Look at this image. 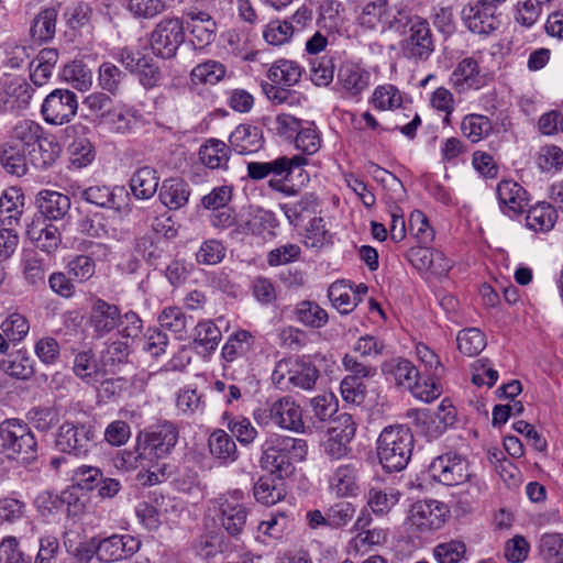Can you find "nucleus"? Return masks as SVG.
Segmentation results:
<instances>
[{
	"label": "nucleus",
	"mask_w": 563,
	"mask_h": 563,
	"mask_svg": "<svg viewBox=\"0 0 563 563\" xmlns=\"http://www.w3.org/2000/svg\"><path fill=\"white\" fill-rule=\"evenodd\" d=\"M456 342L460 352L470 357L478 355L487 344L484 333L477 328L460 331Z\"/></svg>",
	"instance_id": "47"
},
{
	"label": "nucleus",
	"mask_w": 563,
	"mask_h": 563,
	"mask_svg": "<svg viewBox=\"0 0 563 563\" xmlns=\"http://www.w3.org/2000/svg\"><path fill=\"white\" fill-rule=\"evenodd\" d=\"M26 234L36 247L47 253L56 251L62 242L58 229L45 221L33 222L27 228Z\"/></svg>",
	"instance_id": "31"
},
{
	"label": "nucleus",
	"mask_w": 563,
	"mask_h": 563,
	"mask_svg": "<svg viewBox=\"0 0 563 563\" xmlns=\"http://www.w3.org/2000/svg\"><path fill=\"white\" fill-rule=\"evenodd\" d=\"M82 198L92 205L113 209L118 212L126 210L129 196L124 187L91 186L81 194Z\"/></svg>",
	"instance_id": "15"
},
{
	"label": "nucleus",
	"mask_w": 563,
	"mask_h": 563,
	"mask_svg": "<svg viewBox=\"0 0 563 563\" xmlns=\"http://www.w3.org/2000/svg\"><path fill=\"white\" fill-rule=\"evenodd\" d=\"M295 146L306 155L316 154L321 147V135L313 122L303 121L295 139Z\"/></svg>",
	"instance_id": "45"
},
{
	"label": "nucleus",
	"mask_w": 563,
	"mask_h": 563,
	"mask_svg": "<svg viewBox=\"0 0 563 563\" xmlns=\"http://www.w3.org/2000/svg\"><path fill=\"white\" fill-rule=\"evenodd\" d=\"M357 479L358 474L354 465H341L329 479V490L338 498L356 496L360 490Z\"/></svg>",
	"instance_id": "28"
},
{
	"label": "nucleus",
	"mask_w": 563,
	"mask_h": 563,
	"mask_svg": "<svg viewBox=\"0 0 563 563\" xmlns=\"http://www.w3.org/2000/svg\"><path fill=\"white\" fill-rule=\"evenodd\" d=\"M57 12L53 8L42 10L31 25V36L36 43L51 41L56 32Z\"/></svg>",
	"instance_id": "42"
},
{
	"label": "nucleus",
	"mask_w": 563,
	"mask_h": 563,
	"mask_svg": "<svg viewBox=\"0 0 563 563\" xmlns=\"http://www.w3.org/2000/svg\"><path fill=\"white\" fill-rule=\"evenodd\" d=\"M186 15L190 20L187 25L192 36V44L197 48L211 44L216 38L217 26L210 14L205 11H189Z\"/></svg>",
	"instance_id": "23"
},
{
	"label": "nucleus",
	"mask_w": 563,
	"mask_h": 563,
	"mask_svg": "<svg viewBox=\"0 0 563 563\" xmlns=\"http://www.w3.org/2000/svg\"><path fill=\"white\" fill-rule=\"evenodd\" d=\"M60 146L57 142L43 136L38 142V147L32 152L26 158V168L29 164L34 166L36 169L43 170L51 167L56 159L59 157Z\"/></svg>",
	"instance_id": "40"
},
{
	"label": "nucleus",
	"mask_w": 563,
	"mask_h": 563,
	"mask_svg": "<svg viewBox=\"0 0 563 563\" xmlns=\"http://www.w3.org/2000/svg\"><path fill=\"white\" fill-rule=\"evenodd\" d=\"M415 421L427 424L429 422L437 423L434 428H427L426 435L437 438L444 432L448 426H452L455 421V409L448 401L442 400L435 412L428 409H420L415 412Z\"/></svg>",
	"instance_id": "18"
},
{
	"label": "nucleus",
	"mask_w": 563,
	"mask_h": 563,
	"mask_svg": "<svg viewBox=\"0 0 563 563\" xmlns=\"http://www.w3.org/2000/svg\"><path fill=\"white\" fill-rule=\"evenodd\" d=\"M465 553L466 547L461 540L442 542L433 549V555L439 563H460Z\"/></svg>",
	"instance_id": "59"
},
{
	"label": "nucleus",
	"mask_w": 563,
	"mask_h": 563,
	"mask_svg": "<svg viewBox=\"0 0 563 563\" xmlns=\"http://www.w3.org/2000/svg\"><path fill=\"white\" fill-rule=\"evenodd\" d=\"M272 404L274 424L297 432L303 429L301 408L292 397L285 396Z\"/></svg>",
	"instance_id": "21"
},
{
	"label": "nucleus",
	"mask_w": 563,
	"mask_h": 563,
	"mask_svg": "<svg viewBox=\"0 0 563 563\" xmlns=\"http://www.w3.org/2000/svg\"><path fill=\"white\" fill-rule=\"evenodd\" d=\"M332 235L325 227L323 218L313 217L308 225L303 236V243L309 249L320 250L331 243Z\"/></svg>",
	"instance_id": "50"
},
{
	"label": "nucleus",
	"mask_w": 563,
	"mask_h": 563,
	"mask_svg": "<svg viewBox=\"0 0 563 563\" xmlns=\"http://www.w3.org/2000/svg\"><path fill=\"white\" fill-rule=\"evenodd\" d=\"M448 517L449 508L443 501L423 499L410 506L405 525L412 532L427 534L441 529Z\"/></svg>",
	"instance_id": "5"
},
{
	"label": "nucleus",
	"mask_w": 563,
	"mask_h": 563,
	"mask_svg": "<svg viewBox=\"0 0 563 563\" xmlns=\"http://www.w3.org/2000/svg\"><path fill=\"white\" fill-rule=\"evenodd\" d=\"M24 195L21 189L10 187L0 197V222L11 228L18 225L23 213Z\"/></svg>",
	"instance_id": "30"
},
{
	"label": "nucleus",
	"mask_w": 563,
	"mask_h": 563,
	"mask_svg": "<svg viewBox=\"0 0 563 563\" xmlns=\"http://www.w3.org/2000/svg\"><path fill=\"white\" fill-rule=\"evenodd\" d=\"M278 221L272 211L258 209L245 222V230L254 235H273Z\"/></svg>",
	"instance_id": "49"
},
{
	"label": "nucleus",
	"mask_w": 563,
	"mask_h": 563,
	"mask_svg": "<svg viewBox=\"0 0 563 563\" xmlns=\"http://www.w3.org/2000/svg\"><path fill=\"white\" fill-rule=\"evenodd\" d=\"M497 197L501 210L507 214H519L528 206L526 189L514 180H501L497 186Z\"/></svg>",
	"instance_id": "19"
},
{
	"label": "nucleus",
	"mask_w": 563,
	"mask_h": 563,
	"mask_svg": "<svg viewBox=\"0 0 563 563\" xmlns=\"http://www.w3.org/2000/svg\"><path fill=\"white\" fill-rule=\"evenodd\" d=\"M225 76V67L218 60H207L195 66L190 79L195 85H216Z\"/></svg>",
	"instance_id": "46"
},
{
	"label": "nucleus",
	"mask_w": 563,
	"mask_h": 563,
	"mask_svg": "<svg viewBox=\"0 0 563 563\" xmlns=\"http://www.w3.org/2000/svg\"><path fill=\"white\" fill-rule=\"evenodd\" d=\"M253 344V335L246 330H240L231 334L221 351L224 369L227 371L229 364L234 361L243 358L252 350Z\"/></svg>",
	"instance_id": "33"
},
{
	"label": "nucleus",
	"mask_w": 563,
	"mask_h": 563,
	"mask_svg": "<svg viewBox=\"0 0 563 563\" xmlns=\"http://www.w3.org/2000/svg\"><path fill=\"white\" fill-rule=\"evenodd\" d=\"M242 499L241 490H234L220 498L221 525L234 537L239 536L246 525L247 512Z\"/></svg>",
	"instance_id": "13"
},
{
	"label": "nucleus",
	"mask_w": 563,
	"mask_h": 563,
	"mask_svg": "<svg viewBox=\"0 0 563 563\" xmlns=\"http://www.w3.org/2000/svg\"><path fill=\"white\" fill-rule=\"evenodd\" d=\"M185 41L184 23L178 18H164L151 33L153 53L162 58H172Z\"/></svg>",
	"instance_id": "6"
},
{
	"label": "nucleus",
	"mask_w": 563,
	"mask_h": 563,
	"mask_svg": "<svg viewBox=\"0 0 563 563\" xmlns=\"http://www.w3.org/2000/svg\"><path fill=\"white\" fill-rule=\"evenodd\" d=\"M229 142L230 147L243 155L260 151L264 144V136L258 126L240 124L230 134Z\"/></svg>",
	"instance_id": "25"
},
{
	"label": "nucleus",
	"mask_w": 563,
	"mask_h": 563,
	"mask_svg": "<svg viewBox=\"0 0 563 563\" xmlns=\"http://www.w3.org/2000/svg\"><path fill=\"white\" fill-rule=\"evenodd\" d=\"M462 20L473 33L490 34L499 26V20L494 15L490 7L482 4H467L463 8Z\"/></svg>",
	"instance_id": "16"
},
{
	"label": "nucleus",
	"mask_w": 563,
	"mask_h": 563,
	"mask_svg": "<svg viewBox=\"0 0 563 563\" xmlns=\"http://www.w3.org/2000/svg\"><path fill=\"white\" fill-rule=\"evenodd\" d=\"M178 441V431L170 422H164L148 431H142L136 439V451L139 457L154 455L163 457L170 454L172 449Z\"/></svg>",
	"instance_id": "7"
},
{
	"label": "nucleus",
	"mask_w": 563,
	"mask_h": 563,
	"mask_svg": "<svg viewBox=\"0 0 563 563\" xmlns=\"http://www.w3.org/2000/svg\"><path fill=\"white\" fill-rule=\"evenodd\" d=\"M159 325L184 339L187 333L188 318L178 307H166L158 316Z\"/></svg>",
	"instance_id": "51"
},
{
	"label": "nucleus",
	"mask_w": 563,
	"mask_h": 563,
	"mask_svg": "<svg viewBox=\"0 0 563 563\" xmlns=\"http://www.w3.org/2000/svg\"><path fill=\"white\" fill-rule=\"evenodd\" d=\"M0 329L12 344L20 343L30 331L27 319L21 313L9 314L0 324Z\"/></svg>",
	"instance_id": "53"
},
{
	"label": "nucleus",
	"mask_w": 563,
	"mask_h": 563,
	"mask_svg": "<svg viewBox=\"0 0 563 563\" xmlns=\"http://www.w3.org/2000/svg\"><path fill=\"white\" fill-rule=\"evenodd\" d=\"M328 297L332 306L341 313L347 314L357 306L356 295L343 282L333 283L328 289Z\"/></svg>",
	"instance_id": "48"
},
{
	"label": "nucleus",
	"mask_w": 563,
	"mask_h": 563,
	"mask_svg": "<svg viewBox=\"0 0 563 563\" xmlns=\"http://www.w3.org/2000/svg\"><path fill=\"white\" fill-rule=\"evenodd\" d=\"M4 355L0 360V372L20 380H27L34 375V360L25 349H20Z\"/></svg>",
	"instance_id": "26"
},
{
	"label": "nucleus",
	"mask_w": 563,
	"mask_h": 563,
	"mask_svg": "<svg viewBox=\"0 0 563 563\" xmlns=\"http://www.w3.org/2000/svg\"><path fill=\"white\" fill-rule=\"evenodd\" d=\"M450 82L460 92L481 88L484 80L477 60L473 57L463 58L452 71Z\"/></svg>",
	"instance_id": "24"
},
{
	"label": "nucleus",
	"mask_w": 563,
	"mask_h": 563,
	"mask_svg": "<svg viewBox=\"0 0 563 563\" xmlns=\"http://www.w3.org/2000/svg\"><path fill=\"white\" fill-rule=\"evenodd\" d=\"M98 560L117 562L131 558L141 548V541L130 534H112L97 539Z\"/></svg>",
	"instance_id": "11"
},
{
	"label": "nucleus",
	"mask_w": 563,
	"mask_h": 563,
	"mask_svg": "<svg viewBox=\"0 0 563 563\" xmlns=\"http://www.w3.org/2000/svg\"><path fill=\"white\" fill-rule=\"evenodd\" d=\"M231 147L217 139L208 140L199 151V157L209 168L225 169L230 159Z\"/></svg>",
	"instance_id": "36"
},
{
	"label": "nucleus",
	"mask_w": 563,
	"mask_h": 563,
	"mask_svg": "<svg viewBox=\"0 0 563 563\" xmlns=\"http://www.w3.org/2000/svg\"><path fill=\"white\" fill-rule=\"evenodd\" d=\"M77 109L78 100L75 92L55 89L44 99L41 112L47 123L62 125L75 117Z\"/></svg>",
	"instance_id": "9"
},
{
	"label": "nucleus",
	"mask_w": 563,
	"mask_h": 563,
	"mask_svg": "<svg viewBox=\"0 0 563 563\" xmlns=\"http://www.w3.org/2000/svg\"><path fill=\"white\" fill-rule=\"evenodd\" d=\"M382 372L390 375L398 386L408 388L415 386L418 380V371L415 365L406 358H393L382 365Z\"/></svg>",
	"instance_id": "34"
},
{
	"label": "nucleus",
	"mask_w": 563,
	"mask_h": 563,
	"mask_svg": "<svg viewBox=\"0 0 563 563\" xmlns=\"http://www.w3.org/2000/svg\"><path fill=\"white\" fill-rule=\"evenodd\" d=\"M33 95L32 87L24 78L7 77L1 82L0 109L21 111L27 108Z\"/></svg>",
	"instance_id": "12"
},
{
	"label": "nucleus",
	"mask_w": 563,
	"mask_h": 563,
	"mask_svg": "<svg viewBox=\"0 0 563 563\" xmlns=\"http://www.w3.org/2000/svg\"><path fill=\"white\" fill-rule=\"evenodd\" d=\"M309 405L312 417L320 422L330 421L339 409L338 398L332 393L311 398Z\"/></svg>",
	"instance_id": "52"
},
{
	"label": "nucleus",
	"mask_w": 563,
	"mask_h": 563,
	"mask_svg": "<svg viewBox=\"0 0 563 563\" xmlns=\"http://www.w3.org/2000/svg\"><path fill=\"white\" fill-rule=\"evenodd\" d=\"M399 46L404 58L413 63L428 62L435 52V38L429 22L416 16Z\"/></svg>",
	"instance_id": "4"
},
{
	"label": "nucleus",
	"mask_w": 563,
	"mask_h": 563,
	"mask_svg": "<svg viewBox=\"0 0 563 563\" xmlns=\"http://www.w3.org/2000/svg\"><path fill=\"white\" fill-rule=\"evenodd\" d=\"M401 494L399 490L379 489L372 487L366 495L367 506L375 515L388 514L400 500Z\"/></svg>",
	"instance_id": "43"
},
{
	"label": "nucleus",
	"mask_w": 563,
	"mask_h": 563,
	"mask_svg": "<svg viewBox=\"0 0 563 563\" xmlns=\"http://www.w3.org/2000/svg\"><path fill=\"white\" fill-rule=\"evenodd\" d=\"M320 203L313 194H306L299 200L287 202L280 206L288 221L294 225H299L306 219L313 216Z\"/></svg>",
	"instance_id": "37"
},
{
	"label": "nucleus",
	"mask_w": 563,
	"mask_h": 563,
	"mask_svg": "<svg viewBox=\"0 0 563 563\" xmlns=\"http://www.w3.org/2000/svg\"><path fill=\"white\" fill-rule=\"evenodd\" d=\"M67 275L74 280L84 283L89 280L96 272L95 261L87 255H77L66 265Z\"/></svg>",
	"instance_id": "61"
},
{
	"label": "nucleus",
	"mask_w": 563,
	"mask_h": 563,
	"mask_svg": "<svg viewBox=\"0 0 563 563\" xmlns=\"http://www.w3.org/2000/svg\"><path fill=\"white\" fill-rule=\"evenodd\" d=\"M400 91L393 85L379 86L372 97L373 106L378 110H396L401 106Z\"/></svg>",
	"instance_id": "57"
},
{
	"label": "nucleus",
	"mask_w": 563,
	"mask_h": 563,
	"mask_svg": "<svg viewBox=\"0 0 563 563\" xmlns=\"http://www.w3.org/2000/svg\"><path fill=\"white\" fill-rule=\"evenodd\" d=\"M376 450L377 457H411L413 435L402 424L388 426L380 432Z\"/></svg>",
	"instance_id": "8"
},
{
	"label": "nucleus",
	"mask_w": 563,
	"mask_h": 563,
	"mask_svg": "<svg viewBox=\"0 0 563 563\" xmlns=\"http://www.w3.org/2000/svg\"><path fill=\"white\" fill-rule=\"evenodd\" d=\"M295 313L300 323L313 329L324 327L329 320L327 311L317 302L309 300L300 301L296 306Z\"/></svg>",
	"instance_id": "44"
},
{
	"label": "nucleus",
	"mask_w": 563,
	"mask_h": 563,
	"mask_svg": "<svg viewBox=\"0 0 563 563\" xmlns=\"http://www.w3.org/2000/svg\"><path fill=\"white\" fill-rule=\"evenodd\" d=\"M69 536L70 533L65 534L64 544L77 563H89L95 555L98 558L97 538L76 544L69 539Z\"/></svg>",
	"instance_id": "63"
},
{
	"label": "nucleus",
	"mask_w": 563,
	"mask_h": 563,
	"mask_svg": "<svg viewBox=\"0 0 563 563\" xmlns=\"http://www.w3.org/2000/svg\"><path fill=\"white\" fill-rule=\"evenodd\" d=\"M266 474L262 475L254 486V497L257 501L271 506L285 496L284 478L289 477L295 466L290 460H260Z\"/></svg>",
	"instance_id": "3"
},
{
	"label": "nucleus",
	"mask_w": 563,
	"mask_h": 563,
	"mask_svg": "<svg viewBox=\"0 0 563 563\" xmlns=\"http://www.w3.org/2000/svg\"><path fill=\"white\" fill-rule=\"evenodd\" d=\"M159 177L154 168L144 166L139 168L130 179V188L137 199H150L157 191Z\"/></svg>",
	"instance_id": "35"
},
{
	"label": "nucleus",
	"mask_w": 563,
	"mask_h": 563,
	"mask_svg": "<svg viewBox=\"0 0 563 563\" xmlns=\"http://www.w3.org/2000/svg\"><path fill=\"white\" fill-rule=\"evenodd\" d=\"M556 219L558 214L554 207L542 202L529 209L526 223L534 232H548L554 227Z\"/></svg>",
	"instance_id": "41"
},
{
	"label": "nucleus",
	"mask_w": 563,
	"mask_h": 563,
	"mask_svg": "<svg viewBox=\"0 0 563 563\" xmlns=\"http://www.w3.org/2000/svg\"><path fill=\"white\" fill-rule=\"evenodd\" d=\"M221 340V331L211 320L199 322L195 328V343L206 351H213Z\"/></svg>",
	"instance_id": "56"
},
{
	"label": "nucleus",
	"mask_w": 563,
	"mask_h": 563,
	"mask_svg": "<svg viewBox=\"0 0 563 563\" xmlns=\"http://www.w3.org/2000/svg\"><path fill=\"white\" fill-rule=\"evenodd\" d=\"M292 34L294 26L291 22L275 20L266 25L263 37L268 44L278 46L287 43Z\"/></svg>",
	"instance_id": "62"
},
{
	"label": "nucleus",
	"mask_w": 563,
	"mask_h": 563,
	"mask_svg": "<svg viewBox=\"0 0 563 563\" xmlns=\"http://www.w3.org/2000/svg\"><path fill=\"white\" fill-rule=\"evenodd\" d=\"M539 549L549 563H563V537L560 533H544L540 538Z\"/></svg>",
	"instance_id": "58"
},
{
	"label": "nucleus",
	"mask_w": 563,
	"mask_h": 563,
	"mask_svg": "<svg viewBox=\"0 0 563 563\" xmlns=\"http://www.w3.org/2000/svg\"><path fill=\"white\" fill-rule=\"evenodd\" d=\"M334 77V64L331 57L323 56L311 62L310 79L319 87H327Z\"/></svg>",
	"instance_id": "64"
},
{
	"label": "nucleus",
	"mask_w": 563,
	"mask_h": 563,
	"mask_svg": "<svg viewBox=\"0 0 563 563\" xmlns=\"http://www.w3.org/2000/svg\"><path fill=\"white\" fill-rule=\"evenodd\" d=\"M95 434L90 426L65 422L59 427L56 446L60 452L74 455L87 454L93 444Z\"/></svg>",
	"instance_id": "10"
},
{
	"label": "nucleus",
	"mask_w": 563,
	"mask_h": 563,
	"mask_svg": "<svg viewBox=\"0 0 563 563\" xmlns=\"http://www.w3.org/2000/svg\"><path fill=\"white\" fill-rule=\"evenodd\" d=\"M70 496L71 493L69 490H64L62 495L45 490L37 495L34 505L43 516H46L58 511L66 503L70 505Z\"/></svg>",
	"instance_id": "60"
},
{
	"label": "nucleus",
	"mask_w": 563,
	"mask_h": 563,
	"mask_svg": "<svg viewBox=\"0 0 563 563\" xmlns=\"http://www.w3.org/2000/svg\"><path fill=\"white\" fill-rule=\"evenodd\" d=\"M371 75L355 64H346L339 70V84L346 97H357L369 86Z\"/></svg>",
	"instance_id": "29"
},
{
	"label": "nucleus",
	"mask_w": 563,
	"mask_h": 563,
	"mask_svg": "<svg viewBox=\"0 0 563 563\" xmlns=\"http://www.w3.org/2000/svg\"><path fill=\"white\" fill-rule=\"evenodd\" d=\"M43 136L44 130L38 123L32 120L18 122L1 146L0 162L5 170L16 176L25 175L26 158L38 147Z\"/></svg>",
	"instance_id": "1"
},
{
	"label": "nucleus",
	"mask_w": 563,
	"mask_h": 563,
	"mask_svg": "<svg viewBox=\"0 0 563 563\" xmlns=\"http://www.w3.org/2000/svg\"><path fill=\"white\" fill-rule=\"evenodd\" d=\"M431 476L446 486H454L470 477L466 460H433L429 465Z\"/></svg>",
	"instance_id": "17"
},
{
	"label": "nucleus",
	"mask_w": 563,
	"mask_h": 563,
	"mask_svg": "<svg viewBox=\"0 0 563 563\" xmlns=\"http://www.w3.org/2000/svg\"><path fill=\"white\" fill-rule=\"evenodd\" d=\"M388 1L375 0L367 2L357 18L361 27L369 31L385 32L388 16Z\"/></svg>",
	"instance_id": "32"
},
{
	"label": "nucleus",
	"mask_w": 563,
	"mask_h": 563,
	"mask_svg": "<svg viewBox=\"0 0 563 563\" xmlns=\"http://www.w3.org/2000/svg\"><path fill=\"white\" fill-rule=\"evenodd\" d=\"M121 312L118 306L97 299L90 313V324L98 336H103L119 327Z\"/></svg>",
	"instance_id": "22"
},
{
	"label": "nucleus",
	"mask_w": 563,
	"mask_h": 563,
	"mask_svg": "<svg viewBox=\"0 0 563 563\" xmlns=\"http://www.w3.org/2000/svg\"><path fill=\"white\" fill-rule=\"evenodd\" d=\"M320 376V371L310 355L288 357L278 361L272 373V382L280 389L299 388L311 390Z\"/></svg>",
	"instance_id": "2"
},
{
	"label": "nucleus",
	"mask_w": 563,
	"mask_h": 563,
	"mask_svg": "<svg viewBox=\"0 0 563 563\" xmlns=\"http://www.w3.org/2000/svg\"><path fill=\"white\" fill-rule=\"evenodd\" d=\"M266 122L269 131L274 134L286 140H294L303 121L291 114L280 113L274 118H267Z\"/></svg>",
	"instance_id": "54"
},
{
	"label": "nucleus",
	"mask_w": 563,
	"mask_h": 563,
	"mask_svg": "<svg viewBox=\"0 0 563 563\" xmlns=\"http://www.w3.org/2000/svg\"><path fill=\"white\" fill-rule=\"evenodd\" d=\"M409 256L416 268L434 276H444L451 268V261L437 250L416 247L410 250Z\"/></svg>",
	"instance_id": "20"
},
{
	"label": "nucleus",
	"mask_w": 563,
	"mask_h": 563,
	"mask_svg": "<svg viewBox=\"0 0 563 563\" xmlns=\"http://www.w3.org/2000/svg\"><path fill=\"white\" fill-rule=\"evenodd\" d=\"M189 195L190 190L185 181L169 178L163 181L159 199L170 210H177L188 202Z\"/></svg>",
	"instance_id": "39"
},
{
	"label": "nucleus",
	"mask_w": 563,
	"mask_h": 563,
	"mask_svg": "<svg viewBox=\"0 0 563 563\" xmlns=\"http://www.w3.org/2000/svg\"><path fill=\"white\" fill-rule=\"evenodd\" d=\"M461 130L471 142L476 143L488 135L492 130V123L485 115L468 114L461 124Z\"/></svg>",
	"instance_id": "55"
},
{
	"label": "nucleus",
	"mask_w": 563,
	"mask_h": 563,
	"mask_svg": "<svg viewBox=\"0 0 563 563\" xmlns=\"http://www.w3.org/2000/svg\"><path fill=\"white\" fill-rule=\"evenodd\" d=\"M37 208L48 220H62L70 209V198L64 194L44 189L36 196Z\"/></svg>",
	"instance_id": "27"
},
{
	"label": "nucleus",
	"mask_w": 563,
	"mask_h": 563,
	"mask_svg": "<svg viewBox=\"0 0 563 563\" xmlns=\"http://www.w3.org/2000/svg\"><path fill=\"white\" fill-rule=\"evenodd\" d=\"M3 445L14 454H30L36 452V440L26 424L18 419L7 420L3 423Z\"/></svg>",
	"instance_id": "14"
},
{
	"label": "nucleus",
	"mask_w": 563,
	"mask_h": 563,
	"mask_svg": "<svg viewBox=\"0 0 563 563\" xmlns=\"http://www.w3.org/2000/svg\"><path fill=\"white\" fill-rule=\"evenodd\" d=\"M302 67L295 60L278 59L267 71V78L275 85L291 87L299 82Z\"/></svg>",
	"instance_id": "38"
}]
</instances>
